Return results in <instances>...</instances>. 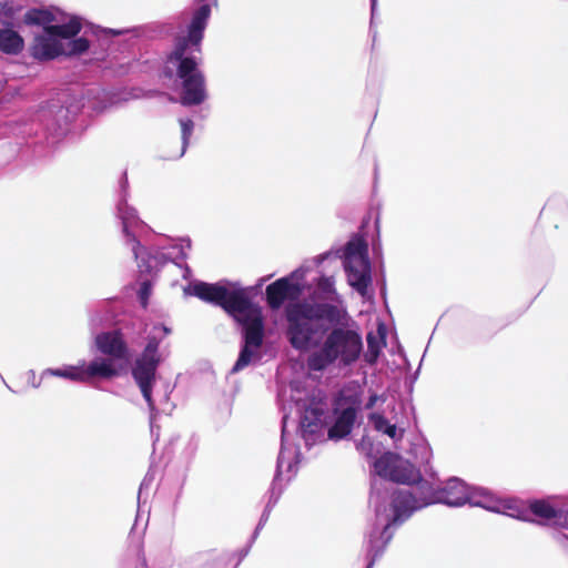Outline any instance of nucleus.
<instances>
[{"mask_svg":"<svg viewBox=\"0 0 568 568\" xmlns=\"http://www.w3.org/2000/svg\"><path fill=\"white\" fill-rule=\"evenodd\" d=\"M119 375L113 362L103 357H95L91 362L80 361L77 365H64L58 368H45V376L60 377L75 383H88L93 378L111 379Z\"/></svg>","mask_w":568,"mask_h":568,"instance_id":"obj_8","label":"nucleus"},{"mask_svg":"<svg viewBox=\"0 0 568 568\" xmlns=\"http://www.w3.org/2000/svg\"><path fill=\"white\" fill-rule=\"evenodd\" d=\"M153 483V476L149 473L144 476L142 483L140 484L139 493H138V504L140 505L142 495L144 490L149 489Z\"/></svg>","mask_w":568,"mask_h":568,"instance_id":"obj_30","label":"nucleus"},{"mask_svg":"<svg viewBox=\"0 0 568 568\" xmlns=\"http://www.w3.org/2000/svg\"><path fill=\"white\" fill-rule=\"evenodd\" d=\"M83 104L71 103L69 105L51 104L43 111L41 118L47 119L45 128L54 136L60 138L68 133L69 125L73 122Z\"/></svg>","mask_w":568,"mask_h":568,"instance_id":"obj_13","label":"nucleus"},{"mask_svg":"<svg viewBox=\"0 0 568 568\" xmlns=\"http://www.w3.org/2000/svg\"><path fill=\"white\" fill-rule=\"evenodd\" d=\"M300 427L306 446L313 445L321 436L328 417L327 404L315 397L301 405Z\"/></svg>","mask_w":568,"mask_h":568,"instance_id":"obj_10","label":"nucleus"},{"mask_svg":"<svg viewBox=\"0 0 568 568\" xmlns=\"http://www.w3.org/2000/svg\"><path fill=\"white\" fill-rule=\"evenodd\" d=\"M63 42L50 32L37 34L30 47V54L38 61H51L62 55Z\"/></svg>","mask_w":568,"mask_h":568,"instance_id":"obj_17","label":"nucleus"},{"mask_svg":"<svg viewBox=\"0 0 568 568\" xmlns=\"http://www.w3.org/2000/svg\"><path fill=\"white\" fill-rule=\"evenodd\" d=\"M24 48V40L19 32L4 28L0 29V51L6 54L17 55Z\"/></svg>","mask_w":568,"mask_h":568,"instance_id":"obj_20","label":"nucleus"},{"mask_svg":"<svg viewBox=\"0 0 568 568\" xmlns=\"http://www.w3.org/2000/svg\"><path fill=\"white\" fill-rule=\"evenodd\" d=\"M200 4L193 12L187 34L178 37L173 50L166 55L162 69L163 77L180 81L179 102L183 106L201 105L209 97L205 75L200 69L201 59L194 52H201L204 30L211 17V9L217 0H196Z\"/></svg>","mask_w":568,"mask_h":568,"instance_id":"obj_5","label":"nucleus"},{"mask_svg":"<svg viewBox=\"0 0 568 568\" xmlns=\"http://www.w3.org/2000/svg\"><path fill=\"white\" fill-rule=\"evenodd\" d=\"M469 499L466 484L458 478H450L437 484L435 474L428 471V505L445 504L460 506Z\"/></svg>","mask_w":568,"mask_h":568,"instance_id":"obj_12","label":"nucleus"},{"mask_svg":"<svg viewBox=\"0 0 568 568\" xmlns=\"http://www.w3.org/2000/svg\"><path fill=\"white\" fill-rule=\"evenodd\" d=\"M528 509L536 517V519H529L523 517L524 520L529 523H536L539 525H549L552 520H557L562 517V510L555 507L547 499H534L528 504Z\"/></svg>","mask_w":568,"mask_h":568,"instance_id":"obj_18","label":"nucleus"},{"mask_svg":"<svg viewBox=\"0 0 568 568\" xmlns=\"http://www.w3.org/2000/svg\"><path fill=\"white\" fill-rule=\"evenodd\" d=\"M287 419V415H284L282 418L281 447L276 460L275 475L268 489V500L252 534V541L256 540L260 531L266 525L273 508L281 498L285 485L296 475L297 466L301 462L302 454L298 447L288 443L286 430Z\"/></svg>","mask_w":568,"mask_h":568,"instance_id":"obj_7","label":"nucleus"},{"mask_svg":"<svg viewBox=\"0 0 568 568\" xmlns=\"http://www.w3.org/2000/svg\"><path fill=\"white\" fill-rule=\"evenodd\" d=\"M347 282L363 297L366 296L372 283V266L369 260L343 262Z\"/></svg>","mask_w":568,"mask_h":568,"instance_id":"obj_16","label":"nucleus"},{"mask_svg":"<svg viewBox=\"0 0 568 568\" xmlns=\"http://www.w3.org/2000/svg\"><path fill=\"white\" fill-rule=\"evenodd\" d=\"M374 403H375V398H374V397H372V398L369 399V402L367 403L366 407H367V408H371V407L374 405Z\"/></svg>","mask_w":568,"mask_h":568,"instance_id":"obj_35","label":"nucleus"},{"mask_svg":"<svg viewBox=\"0 0 568 568\" xmlns=\"http://www.w3.org/2000/svg\"><path fill=\"white\" fill-rule=\"evenodd\" d=\"M347 313L327 302H297L285 306V336L292 348L306 352L312 372H323L334 364L351 366L361 356L359 332L344 323Z\"/></svg>","mask_w":568,"mask_h":568,"instance_id":"obj_1","label":"nucleus"},{"mask_svg":"<svg viewBox=\"0 0 568 568\" xmlns=\"http://www.w3.org/2000/svg\"><path fill=\"white\" fill-rule=\"evenodd\" d=\"M141 565H142V568H148V564H146L145 557H142Z\"/></svg>","mask_w":568,"mask_h":568,"instance_id":"obj_36","label":"nucleus"},{"mask_svg":"<svg viewBox=\"0 0 568 568\" xmlns=\"http://www.w3.org/2000/svg\"><path fill=\"white\" fill-rule=\"evenodd\" d=\"M253 544H254V541H252V537H251L247 545L243 549L240 550L239 560H237L236 565H239L247 556Z\"/></svg>","mask_w":568,"mask_h":568,"instance_id":"obj_32","label":"nucleus"},{"mask_svg":"<svg viewBox=\"0 0 568 568\" xmlns=\"http://www.w3.org/2000/svg\"><path fill=\"white\" fill-rule=\"evenodd\" d=\"M376 8H377V0H371V22H373L374 18H375V12H376Z\"/></svg>","mask_w":568,"mask_h":568,"instance_id":"obj_33","label":"nucleus"},{"mask_svg":"<svg viewBox=\"0 0 568 568\" xmlns=\"http://www.w3.org/2000/svg\"><path fill=\"white\" fill-rule=\"evenodd\" d=\"M425 357H426V348L424 349V352H423V354H422L420 363H423V362H424Z\"/></svg>","mask_w":568,"mask_h":568,"instance_id":"obj_37","label":"nucleus"},{"mask_svg":"<svg viewBox=\"0 0 568 568\" xmlns=\"http://www.w3.org/2000/svg\"><path fill=\"white\" fill-rule=\"evenodd\" d=\"M179 123L181 125V152L178 158H182L189 146L190 138L194 130V122L190 118H180Z\"/></svg>","mask_w":568,"mask_h":568,"instance_id":"obj_25","label":"nucleus"},{"mask_svg":"<svg viewBox=\"0 0 568 568\" xmlns=\"http://www.w3.org/2000/svg\"><path fill=\"white\" fill-rule=\"evenodd\" d=\"M362 407V399L358 394H342L334 408L336 419L328 428L329 439H343L348 436L353 429L357 413Z\"/></svg>","mask_w":568,"mask_h":568,"instance_id":"obj_11","label":"nucleus"},{"mask_svg":"<svg viewBox=\"0 0 568 568\" xmlns=\"http://www.w3.org/2000/svg\"><path fill=\"white\" fill-rule=\"evenodd\" d=\"M82 29L81 21L78 17H72L68 22L62 24H53L47 28V32H50L55 39L67 42L70 39L77 37Z\"/></svg>","mask_w":568,"mask_h":568,"instance_id":"obj_21","label":"nucleus"},{"mask_svg":"<svg viewBox=\"0 0 568 568\" xmlns=\"http://www.w3.org/2000/svg\"><path fill=\"white\" fill-rule=\"evenodd\" d=\"M372 339L373 337L371 336V334L367 336V342H368V347L372 349L373 348V343H372Z\"/></svg>","mask_w":568,"mask_h":568,"instance_id":"obj_34","label":"nucleus"},{"mask_svg":"<svg viewBox=\"0 0 568 568\" xmlns=\"http://www.w3.org/2000/svg\"><path fill=\"white\" fill-rule=\"evenodd\" d=\"M90 49V41L84 37L72 38L67 42H63L64 57H77L81 55Z\"/></svg>","mask_w":568,"mask_h":568,"instance_id":"obj_23","label":"nucleus"},{"mask_svg":"<svg viewBox=\"0 0 568 568\" xmlns=\"http://www.w3.org/2000/svg\"><path fill=\"white\" fill-rule=\"evenodd\" d=\"M369 419L373 422L374 427L377 432H382L389 436L390 438H395L397 434V427L394 424H390L388 419H386L383 415L373 413L369 416Z\"/></svg>","mask_w":568,"mask_h":568,"instance_id":"obj_26","label":"nucleus"},{"mask_svg":"<svg viewBox=\"0 0 568 568\" xmlns=\"http://www.w3.org/2000/svg\"><path fill=\"white\" fill-rule=\"evenodd\" d=\"M97 349L112 359H124L129 355V347L121 331H104L93 335Z\"/></svg>","mask_w":568,"mask_h":568,"instance_id":"obj_15","label":"nucleus"},{"mask_svg":"<svg viewBox=\"0 0 568 568\" xmlns=\"http://www.w3.org/2000/svg\"><path fill=\"white\" fill-rule=\"evenodd\" d=\"M115 217L121 227L122 241L128 247L141 274L152 275L169 262L184 270L183 277L191 275V268L185 264L187 252L191 250L189 237L172 241L169 245H148L145 234L150 232L148 224L141 220L138 210L129 204L130 186L124 171L119 180L115 195Z\"/></svg>","mask_w":568,"mask_h":568,"instance_id":"obj_4","label":"nucleus"},{"mask_svg":"<svg viewBox=\"0 0 568 568\" xmlns=\"http://www.w3.org/2000/svg\"><path fill=\"white\" fill-rule=\"evenodd\" d=\"M197 450V440L194 437H191L185 446L186 457L191 458L194 456Z\"/></svg>","mask_w":568,"mask_h":568,"instance_id":"obj_31","label":"nucleus"},{"mask_svg":"<svg viewBox=\"0 0 568 568\" xmlns=\"http://www.w3.org/2000/svg\"><path fill=\"white\" fill-rule=\"evenodd\" d=\"M151 293H152V283L150 280H143L141 283H140V288H139V292H138V296H139V301H140V304L143 308H146L148 304H149V298L151 296Z\"/></svg>","mask_w":568,"mask_h":568,"instance_id":"obj_27","label":"nucleus"},{"mask_svg":"<svg viewBox=\"0 0 568 568\" xmlns=\"http://www.w3.org/2000/svg\"><path fill=\"white\" fill-rule=\"evenodd\" d=\"M169 568H176V567H174L173 565H170V567H169Z\"/></svg>","mask_w":568,"mask_h":568,"instance_id":"obj_39","label":"nucleus"},{"mask_svg":"<svg viewBox=\"0 0 568 568\" xmlns=\"http://www.w3.org/2000/svg\"><path fill=\"white\" fill-rule=\"evenodd\" d=\"M314 295L321 300H333L336 295L334 277L322 275L317 281Z\"/></svg>","mask_w":568,"mask_h":568,"instance_id":"obj_24","label":"nucleus"},{"mask_svg":"<svg viewBox=\"0 0 568 568\" xmlns=\"http://www.w3.org/2000/svg\"><path fill=\"white\" fill-rule=\"evenodd\" d=\"M357 450L366 455L368 458L373 457L374 444L368 436H363L356 444Z\"/></svg>","mask_w":568,"mask_h":568,"instance_id":"obj_28","label":"nucleus"},{"mask_svg":"<svg viewBox=\"0 0 568 568\" xmlns=\"http://www.w3.org/2000/svg\"><path fill=\"white\" fill-rule=\"evenodd\" d=\"M306 270L298 267L293 271L290 275L281 277L275 282L271 283L266 290V303L272 310H278L285 301L291 304L301 302L300 297L304 292V280ZM290 305V303L287 304Z\"/></svg>","mask_w":568,"mask_h":568,"instance_id":"obj_9","label":"nucleus"},{"mask_svg":"<svg viewBox=\"0 0 568 568\" xmlns=\"http://www.w3.org/2000/svg\"><path fill=\"white\" fill-rule=\"evenodd\" d=\"M40 386V384H33V387L38 388Z\"/></svg>","mask_w":568,"mask_h":568,"instance_id":"obj_38","label":"nucleus"},{"mask_svg":"<svg viewBox=\"0 0 568 568\" xmlns=\"http://www.w3.org/2000/svg\"><path fill=\"white\" fill-rule=\"evenodd\" d=\"M338 260L343 258V262H354L358 260H369L368 257V246L366 241L361 235H354L345 245L344 248H336L326 251L316 257H314V263L316 265L322 264L327 260Z\"/></svg>","mask_w":568,"mask_h":568,"instance_id":"obj_14","label":"nucleus"},{"mask_svg":"<svg viewBox=\"0 0 568 568\" xmlns=\"http://www.w3.org/2000/svg\"><path fill=\"white\" fill-rule=\"evenodd\" d=\"M55 20L54 14L42 8H31L23 17V21L27 26H38L43 28V32H47V28L53 26L52 22Z\"/></svg>","mask_w":568,"mask_h":568,"instance_id":"obj_22","label":"nucleus"},{"mask_svg":"<svg viewBox=\"0 0 568 568\" xmlns=\"http://www.w3.org/2000/svg\"><path fill=\"white\" fill-rule=\"evenodd\" d=\"M102 32L104 34L110 36H122V34H129L130 38H138L140 37V29L139 28H128V29H103Z\"/></svg>","mask_w":568,"mask_h":568,"instance_id":"obj_29","label":"nucleus"},{"mask_svg":"<svg viewBox=\"0 0 568 568\" xmlns=\"http://www.w3.org/2000/svg\"><path fill=\"white\" fill-rule=\"evenodd\" d=\"M114 318V313L109 308V303L103 302L90 312L89 327L92 335L104 332Z\"/></svg>","mask_w":568,"mask_h":568,"instance_id":"obj_19","label":"nucleus"},{"mask_svg":"<svg viewBox=\"0 0 568 568\" xmlns=\"http://www.w3.org/2000/svg\"><path fill=\"white\" fill-rule=\"evenodd\" d=\"M189 290L190 294L200 300L223 308L241 326L240 353L231 373L237 374L248 365L261 362L265 325L261 307L250 296L253 288L243 287L239 282L196 281L189 286Z\"/></svg>","mask_w":568,"mask_h":568,"instance_id":"obj_3","label":"nucleus"},{"mask_svg":"<svg viewBox=\"0 0 568 568\" xmlns=\"http://www.w3.org/2000/svg\"><path fill=\"white\" fill-rule=\"evenodd\" d=\"M171 328L164 324H155L146 335V344L135 358L131 375L139 386L150 410V429L153 438V446L159 440V427L154 425L158 413L152 398L153 386L160 364L164 361L163 352L160 351L161 343L171 334Z\"/></svg>","mask_w":568,"mask_h":568,"instance_id":"obj_6","label":"nucleus"},{"mask_svg":"<svg viewBox=\"0 0 568 568\" xmlns=\"http://www.w3.org/2000/svg\"><path fill=\"white\" fill-rule=\"evenodd\" d=\"M369 505L375 520L367 532L366 567L374 568L390 542L397 526L407 520L425 504L406 489H392L390 483L413 485L422 480V474L410 462L398 454L386 452L374 460Z\"/></svg>","mask_w":568,"mask_h":568,"instance_id":"obj_2","label":"nucleus"}]
</instances>
